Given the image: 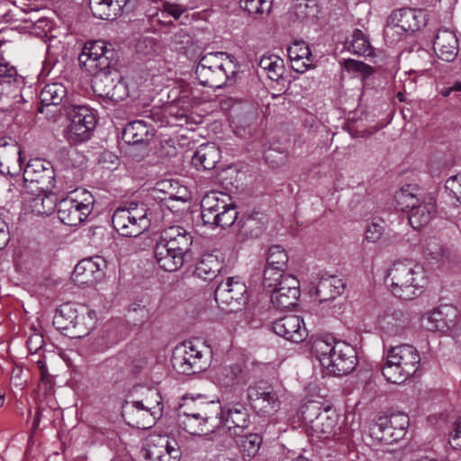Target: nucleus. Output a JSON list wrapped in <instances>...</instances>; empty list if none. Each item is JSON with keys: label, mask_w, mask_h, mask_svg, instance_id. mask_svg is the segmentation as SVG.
Listing matches in <instances>:
<instances>
[{"label": "nucleus", "mask_w": 461, "mask_h": 461, "mask_svg": "<svg viewBox=\"0 0 461 461\" xmlns=\"http://www.w3.org/2000/svg\"><path fill=\"white\" fill-rule=\"evenodd\" d=\"M384 227L381 220L374 221L368 223L365 230V238L368 242L375 243L383 236Z\"/></svg>", "instance_id": "obj_53"}, {"label": "nucleus", "mask_w": 461, "mask_h": 461, "mask_svg": "<svg viewBox=\"0 0 461 461\" xmlns=\"http://www.w3.org/2000/svg\"><path fill=\"white\" fill-rule=\"evenodd\" d=\"M345 288L342 279L335 276H322L316 286V295L320 302L334 300Z\"/></svg>", "instance_id": "obj_33"}, {"label": "nucleus", "mask_w": 461, "mask_h": 461, "mask_svg": "<svg viewBox=\"0 0 461 461\" xmlns=\"http://www.w3.org/2000/svg\"><path fill=\"white\" fill-rule=\"evenodd\" d=\"M287 275L281 269H276L275 267H266L264 270L263 285L266 289L271 292L276 287L282 285L283 279Z\"/></svg>", "instance_id": "obj_47"}, {"label": "nucleus", "mask_w": 461, "mask_h": 461, "mask_svg": "<svg viewBox=\"0 0 461 461\" xmlns=\"http://www.w3.org/2000/svg\"><path fill=\"white\" fill-rule=\"evenodd\" d=\"M348 50L359 56H370L372 53L367 37L358 29L354 30L351 40L348 41Z\"/></svg>", "instance_id": "obj_41"}, {"label": "nucleus", "mask_w": 461, "mask_h": 461, "mask_svg": "<svg viewBox=\"0 0 461 461\" xmlns=\"http://www.w3.org/2000/svg\"><path fill=\"white\" fill-rule=\"evenodd\" d=\"M281 285L270 292L272 304L282 310L294 307L300 296L299 281L294 276H286Z\"/></svg>", "instance_id": "obj_24"}, {"label": "nucleus", "mask_w": 461, "mask_h": 461, "mask_svg": "<svg viewBox=\"0 0 461 461\" xmlns=\"http://www.w3.org/2000/svg\"><path fill=\"white\" fill-rule=\"evenodd\" d=\"M211 350L198 340L185 342L173 354L174 368L185 375L200 373L209 366Z\"/></svg>", "instance_id": "obj_8"}, {"label": "nucleus", "mask_w": 461, "mask_h": 461, "mask_svg": "<svg viewBox=\"0 0 461 461\" xmlns=\"http://www.w3.org/2000/svg\"><path fill=\"white\" fill-rule=\"evenodd\" d=\"M158 242L186 258L191 251L193 236L184 227L174 225L161 231Z\"/></svg>", "instance_id": "obj_22"}, {"label": "nucleus", "mask_w": 461, "mask_h": 461, "mask_svg": "<svg viewBox=\"0 0 461 461\" xmlns=\"http://www.w3.org/2000/svg\"><path fill=\"white\" fill-rule=\"evenodd\" d=\"M433 48L439 59L451 62L458 52L456 36L448 30H440L435 38Z\"/></svg>", "instance_id": "obj_27"}, {"label": "nucleus", "mask_w": 461, "mask_h": 461, "mask_svg": "<svg viewBox=\"0 0 461 461\" xmlns=\"http://www.w3.org/2000/svg\"><path fill=\"white\" fill-rule=\"evenodd\" d=\"M214 298L222 310L230 312H237L247 303V286L240 280L229 277L218 285Z\"/></svg>", "instance_id": "obj_15"}, {"label": "nucleus", "mask_w": 461, "mask_h": 461, "mask_svg": "<svg viewBox=\"0 0 461 461\" xmlns=\"http://www.w3.org/2000/svg\"><path fill=\"white\" fill-rule=\"evenodd\" d=\"M237 217L238 212L236 206L230 201L229 206L222 208L213 216L212 220H210L206 224L221 228L230 227L237 220Z\"/></svg>", "instance_id": "obj_42"}, {"label": "nucleus", "mask_w": 461, "mask_h": 461, "mask_svg": "<svg viewBox=\"0 0 461 461\" xmlns=\"http://www.w3.org/2000/svg\"><path fill=\"white\" fill-rule=\"evenodd\" d=\"M240 6L255 18H261L270 12L272 0H240Z\"/></svg>", "instance_id": "obj_43"}, {"label": "nucleus", "mask_w": 461, "mask_h": 461, "mask_svg": "<svg viewBox=\"0 0 461 461\" xmlns=\"http://www.w3.org/2000/svg\"><path fill=\"white\" fill-rule=\"evenodd\" d=\"M154 258L159 268L167 272L176 271L183 266L185 260L176 251L169 249L158 241L154 248Z\"/></svg>", "instance_id": "obj_30"}, {"label": "nucleus", "mask_w": 461, "mask_h": 461, "mask_svg": "<svg viewBox=\"0 0 461 461\" xmlns=\"http://www.w3.org/2000/svg\"><path fill=\"white\" fill-rule=\"evenodd\" d=\"M441 314V306L427 312L422 319L423 326L430 331L447 332V326Z\"/></svg>", "instance_id": "obj_44"}, {"label": "nucleus", "mask_w": 461, "mask_h": 461, "mask_svg": "<svg viewBox=\"0 0 461 461\" xmlns=\"http://www.w3.org/2000/svg\"><path fill=\"white\" fill-rule=\"evenodd\" d=\"M95 205L94 195L86 189H76L57 204L58 217L68 226H77L87 219Z\"/></svg>", "instance_id": "obj_7"}, {"label": "nucleus", "mask_w": 461, "mask_h": 461, "mask_svg": "<svg viewBox=\"0 0 461 461\" xmlns=\"http://www.w3.org/2000/svg\"><path fill=\"white\" fill-rule=\"evenodd\" d=\"M303 419L310 423L312 440H335L337 416L330 408L321 411L320 405L311 402L305 405Z\"/></svg>", "instance_id": "obj_12"}, {"label": "nucleus", "mask_w": 461, "mask_h": 461, "mask_svg": "<svg viewBox=\"0 0 461 461\" xmlns=\"http://www.w3.org/2000/svg\"><path fill=\"white\" fill-rule=\"evenodd\" d=\"M143 404V407L149 410L153 414L159 418L162 413L161 396L156 389H149L144 399L138 401Z\"/></svg>", "instance_id": "obj_48"}, {"label": "nucleus", "mask_w": 461, "mask_h": 461, "mask_svg": "<svg viewBox=\"0 0 461 461\" xmlns=\"http://www.w3.org/2000/svg\"><path fill=\"white\" fill-rule=\"evenodd\" d=\"M230 197L224 193L211 192L206 194L201 201L202 219L204 224L225 206H229Z\"/></svg>", "instance_id": "obj_29"}, {"label": "nucleus", "mask_w": 461, "mask_h": 461, "mask_svg": "<svg viewBox=\"0 0 461 461\" xmlns=\"http://www.w3.org/2000/svg\"><path fill=\"white\" fill-rule=\"evenodd\" d=\"M21 20L24 23H31L29 28L32 33L41 39L48 38L49 33L52 30V23L45 17H40L36 20H32V18H23Z\"/></svg>", "instance_id": "obj_46"}, {"label": "nucleus", "mask_w": 461, "mask_h": 461, "mask_svg": "<svg viewBox=\"0 0 461 461\" xmlns=\"http://www.w3.org/2000/svg\"><path fill=\"white\" fill-rule=\"evenodd\" d=\"M181 450L167 435L150 434L146 439L145 457L150 461H178Z\"/></svg>", "instance_id": "obj_16"}, {"label": "nucleus", "mask_w": 461, "mask_h": 461, "mask_svg": "<svg viewBox=\"0 0 461 461\" xmlns=\"http://www.w3.org/2000/svg\"><path fill=\"white\" fill-rule=\"evenodd\" d=\"M262 438L258 434H248L241 437V440L239 443L240 448L248 456H255L261 445Z\"/></svg>", "instance_id": "obj_49"}, {"label": "nucleus", "mask_w": 461, "mask_h": 461, "mask_svg": "<svg viewBox=\"0 0 461 461\" xmlns=\"http://www.w3.org/2000/svg\"><path fill=\"white\" fill-rule=\"evenodd\" d=\"M8 4L5 1L1 2L0 1V15L6 16L5 9L7 7Z\"/></svg>", "instance_id": "obj_63"}, {"label": "nucleus", "mask_w": 461, "mask_h": 461, "mask_svg": "<svg viewBox=\"0 0 461 461\" xmlns=\"http://www.w3.org/2000/svg\"><path fill=\"white\" fill-rule=\"evenodd\" d=\"M153 135L152 127L144 121L138 120L124 127L122 139L128 144L135 145L148 141Z\"/></svg>", "instance_id": "obj_32"}, {"label": "nucleus", "mask_w": 461, "mask_h": 461, "mask_svg": "<svg viewBox=\"0 0 461 461\" xmlns=\"http://www.w3.org/2000/svg\"><path fill=\"white\" fill-rule=\"evenodd\" d=\"M122 417L128 425L141 429L151 428L158 419L152 411L144 408L141 402L136 401L123 406Z\"/></svg>", "instance_id": "obj_26"}, {"label": "nucleus", "mask_w": 461, "mask_h": 461, "mask_svg": "<svg viewBox=\"0 0 461 461\" xmlns=\"http://www.w3.org/2000/svg\"><path fill=\"white\" fill-rule=\"evenodd\" d=\"M408 425L409 418L402 413L380 416L370 424L368 433L374 440L390 445L404 437Z\"/></svg>", "instance_id": "obj_13"}, {"label": "nucleus", "mask_w": 461, "mask_h": 461, "mask_svg": "<svg viewBox=\"0 0 461 461\" xmlns=\"http://www.w3.org/2000/svg\"><path fill=\"white\" fill-rule=\"evenodd\" d=\"M216 423L217 427L220 425L226 427L231 436L240 437L249 427L250 420L247 408L240 403H236L226 411H219Z\"/></svg>", "instance_id": "obj_21"}, {"label": "nucleus", "mask_w": 461, "mask_h": 461, "mask_svg": "<svg viewBox=\"0 0 461 461\" xmlns=\"http://www.w3.org/2000/svg\"><path fill=\"white\" fill-rule=\"evenodd\" d=\"M385 284L396 297L412 300L423 293L428 285V276L421 265L411 260H399L387 270Z\"/></svg>", "instance_id": "obj_3"}, {"label": "nucleus", "mask_w": 461, "mask_h": 461, "mask_svg": "<svg viewBox=\"0 0 461 461\" xmlns=\"http://www.w3.org/2000/svg\"><path fill=\"white\" fill-rule=\"evenodd\" d=\"M287 52L292 68L297 73H304L312 66V55L305 42L295 41Z\"/></svg>", "instance_id": "obj_31"}, {"label": "nucleus", "mask_w": 461, "mask_h": 461, "mask_svg": "<svg viewBox=\"0 0 461 461\" xmlns=\"http://www.w3.org/2000/svg\"><path fill=\"white\" fill-rule=\"evenodd\" d=\"M425 252L433 259L442 260L447 251L438 239L430 238L426 240Z\"/></svg>", "instance_id": "obj_54"}, {"label": "nucleus", "mask_w": 461, "mask_h": 461, "mask_svg": "<svg viewBox=\"0 0 461 461\" xmlns=\"http://www.w3.org/2000/svg\"><path fill=\"white\" fill-rule=\"evenodd\" d=\"M113 50L107 49L103 41L85 44L78 57L80 66L93 75L95 93L104 98L119 102L128 96V88L119 71L113 68Z\"/></svg>", "instance_id": "obj_1"}, {"label": "nucleus", "mask_w": 461, "mask_h": 461, "mask_svg": "<svg viewBox=\"0 0 461 461\" xmlns=\"http://www.w3.org/2000/svg\"><path fill=\"white\" fill-rule=\"evenodd\" d=\"M314 5H309L308 3H298L294 6V14L299 19H306L314 16Z\"/></svg>", "instance_id": "obj_58"}, {"label": "nucleus", "mask_w": 461, "mask_h": 461, "mask_svg": "<svg viewBox=\"0 0 461 461\" xmlns=\"http://www.w3.org/2000/svg\"><path fill=\"white\" fill-rule=\"evenodd\" d=\"M37 365L41 371V375L42 378H46L48 375V369H47V366L45 365L44 361L41 359H39V360H37Z\"/></svg>", "instance_id": "obj_62"}, {"label": "nucleus", "mask_w": 461, "mask_h": 461, "mask_svg": "<svg viewBox=\"0 0 461 461\" xmlns=\"http://www.w3.org/2000/svg\"><path fill=\"white\" fill-rule=\"evenodd\" d=\"M265 159L267 163H268L271 167H276L285 164L286 160V155L275 149H268L265 153Z\"/></svg>", "instance_id": "obj_57"}, {"label": "nucleus", "mask_w": 461, "mask_h": 461, "mask_svg": "<svg viewBox=\"0 0 461 461\" xmlns=\"http://www.w3.org/2000/svg\"><path fill=\"white\" fill-rule=\"evenodd\" d=\"M220 152L213 144L201 145L192 158V165L198 170H209L219 162Z\"/></svg>", "instance_id": "obj_34"}, {"label": "nucleus", "mask_w": 461, "mask_h": 461, "mask_svg": "<svg viewBox=\"0 0 461 461\" xmlns=\"http://www.w3.org/2000/svg\"><path fill=\"white\" fill-rule=\"evenodd\" d=\"M273 331L285 339L299 343L307 337L303 320L297 315H286L273 322Z\"/></svg>", "instance_id": "obj_25"}, {"label": "nucleus", "mask_w": 461, "mask_h": 461, "mask_svg": "<svg viewBox=\"0 0 461 461\" xmlns=\"http://www.w3.org/2000/svg\"><path fill=\"white\" fill-rule=\"evenodd\" d=\"M425 14L420 9L402 8L392 13L384 27V36L392 41L405 32H413L425 24Z\"/></svg>", "instance_id": "obj_14"}, {"label": "nucleus", "mask_w": 461, "mask_h": 461, "mask_svg": "<svg viewBox=\"0 0 461 461\" xmlns=\"http://www.w3.org/2000/svg\"><path fill=\"white\" fill-rule=\"evenodd\" d=\"M137 0H90L94 16L102 20H114L123 13L132 11Z\"/></svg>", "instance_id": "obj_23"}, {"label": "nucleus", "mask_w": 461, "mask_h": 461, "mask_svg": "<svg viewBox=\"0 0 461 461\" xmlns=\"http://www.w3.org/2000/svg\"><path fill=\"white\" fill-rule=\"evenodd\" d=\"M112 222L118 233L124 237H137L149 227L147 209L135 203L117 208Z\"/></svg>", "instance_id": "obj_11"}, {"label": "nucleus", "mask_w": 461, "mask_h": 461, "mask_svg": "<svg viewBox=\"0 0 461 461\" xmlns=\"http://www.w3.org/2000/svg\"><path fill=\"white\" fill-rule=\"evenodd\" d=\"M186 11L187 7L183 5L164 1L161 3V5L158 8L157 12L149 15V20L152 25L160 24L163 26H168L171 25L173 22L163 21L160 16H171L174 20H178Z\"/></svg>", "instance_id": "obj_37"}, {"label": "nucleus", "mask_w": 461, "mask_h": 461, "mask_svg": "<svg viewBox=\"0 0 461 461\" xmlns=\"http://www.w3.org/2000/svg\"><path fill=\"white\" fill-rule=\"evenodd\" d=\"M238 64L233 56L226 52H210L199 60L195 74L203 86L220 88L231 86L236 80Z\"/></svg>", "instance_id": "obj_4"}, {"label": "nucleus", "mask_w": 461, "mask_h": 461, "mask_svg": "<svg viewBox=\"0 0 461 461\" xmlns=\"http://www.w3.org/2000/svg\"><path fill=\"white\" fill-rule=\"evenodd\" d=\"M178 188V183L172 179H163L156 183L155 192H159L168 195L169 199L176 197V190Z\"/></svg>", "instance_id": "obj_55"}, {"label": "nucleus", "mask_w": 461, "mask_h": 461, "mask_svg": "<svg viewBox=\"0 0 461 461\" xmlns=\"http://www.w3.org/2000/svg\"><path fill=\"white\" fill-rule=\"evenodd\" d=\"M222 267L218 256L208 253L203 255L194 269V276L204 281L213 280Z\"/></svg>", "instance_id": "obj_35"}, {"label": "nucleus", "mask_w": 461, "mask_h": 461, "mask_svg": "<svg viewBox=\"0 0 461 461\" xmlns=\"http://www.w3.org/2000/svg\"><path fill=\"white\" fill-rule=\"evenodd\" d=\"M23 79L18 75L16 68L5 60L0 61V97L13 88L19 87Z\"/></svg>", "instance_id": "obj_38"}, {"label": "nucleus", "mask_w": 461, "mask_h": 461, "mask_svg": "<svg viewBox=\"0 0 461 461\" xmlns=\"http://www.w3.org/2000/svg\"><path fill=\"white\" fill-rule=\"evenodd\" d=\"M449 443L454 448H461V419L458 420L449 435Z\"/></svg>", "instance_id": "obj_59"}, {"label": "nucleus", "mask_w": 461, "mask_h": 461, "mask_svg": "<svg viewBox=\"0 0 461 461\" xmlns=\"http://www.w3.org/2000/svg\"><path fill=\"white\" fill-rule=\"evenodd\" d=\"M248 398L252 407L264 415L274 414L280 406L276 390L263 381L248 388Z\"/></svg>", "instance_id": "obj_17"}, {"label": "nucleus", "mask_w": 461, "mask_h": 461, "mask_svg": "<svg viewBox=\"0 0 461 461\" xmlns=\"http://www.w3.org/2000/svg\"><path fill=\"white\" fill-rule=\"evenodd\" d=\"M85 314H78L76 307L71 303L62 304L57 309L53 318V324L59 330H68L74 329V335L83 337L89 332V328L85 327Z\"/></svg>", "instance_id": "obj_20"}, {"label": "nucleus", "mask_w": 461, "mask_h": 461, "mask_svg": "<svg viewBox=\"0 0 461 461\" xmlns=\"http://www.w3.org/2000/svg\"><path fill=\"white\" fill-rule=\"evenodd\" d=\"M221 407L214 402L203 404L198 410H180L178 424L192 435L206 434L217 427Z\"/></svg>", "instance_id": "obj_10"}, {"label": "nucleus", "mask_w": 461, "mask_h": 461, "mask_svg": "<svg viewBox=\"0 0 461 461\" xmlns=\"http://www.w3.org/2000/svg\"><path fill=\"white\" fill-rule=\"evenodd\" d=\"M446 189L448 190L461 204V176L449 177L446 182Z\"/></svg>", "instance_id": "obj_56"}, {"label": "nucleus", "mask_w": 461, "mask_h": 461, "mask_svg": "<svg viewBox=\"0 0 461 461\" xmlns=\"http://www.w3.org/2000/svg\"><path fill=\"white\" fill-rule=\"evenodd\" d=\"M311 352L325 372L331 375H345L357 366L355 348L344 341L316 338L311 343Z\"/></svg>", "instance_id": "obj_2"}, {"label": "nucleus", "mask_w": 461, "mask_h": 461, "mask_svg": "<svg viewBox=\"0 0 461 461\" xmlns=\"http://www.w3.org/2000/svg\"><path fill=\"white\" fill-rule=\"evenodd\" d=\"M258 67L267 72L269 79L278 81L285 73L284 60L275 54H265L259 61Z\"/></svg>", "instance_id": "obj_39"}, {"label": "nucleus", "mask_w": 461, "mask_h": 461, "mask_svg": "<svg viewBox=\"0 0 461 461\" xmlns=\"http://www.w3.org/2000/svg\"><path fill=\"white\" fill-rule=\"evenodd\" d=\"M441 314L447 326V332L455 329L460 321V313L453 305H441Z\"/></svg>", "instance_id": "obj_51"}, {"label": "nucleus", "mask_w": 461, "mask_h": 461, "mask_svg": "<svg viewBox=\"0 0 461 461\" xmlns=\"http://www.w3.org/2000/svg\"><path fill=\"white\" fill-rule=\"evenodd\" d=\"M241 368L239 365L222 366L213 374V381L222 387H230L238 383Z\"/></svg>", "instance_id": "obj_40"}, {"label": "nucleus", "mask_w": 461, "mask_h": 461, "mask_svg": "<svg viewBox=\"0 0 461 461\" xmlns=\"http://www.w3.org/2000/svg\"><path fill=\"white\" fill-rule=\"evenodd\" d=\"M24 182L36 183L40 191L51 190L55 186V172L52 164L43 158H31L23 167Z\"/></svg>", "instance_id": "obj_18"}, {"label": "nucleus", "mask_w": 461, "mask_h": 461, "mask_svg": "<svg viewBox=\"0 0 461 461\" xmlns=\"http://www.w3.org/2000/svg\"><path fill=\"white\" fill-rule=\"evenodd\" d=\"M452 92H453V89H452V87H451V86H450V87H445V88H443V89L441 90V95H442L443 96H446V97H447V96H449V95H451V93H452Z\"/></svg>", "instance_id": "obj_64"}, {"label": "nucleus", "mask_w": 461, "mask_h": 461, "mask_svg": "<svg viewBox=\"0 0 461 461\" xmlns=\"http://www.w3.org/2000/svg\"><path fill=\"white\" fill-rule=\"evenodd\" d=\"M68 89L62 82H52L45 85L40 93L41 106L38 108L39 113H44L45 110L50 106H58L65 104L67 99Z\"/></svg>", "instance_id": "obj_28"}, {"label": "nucleus", "mask_w": 461, "mask_h": 461, "mask_svg": "<svg viewBox=\"0 0 461 461\" xmlns=\"http://www.w3.org/2000/svg\"><path fill=\"white\" fill-rule=\"evenodd\" d=\"M63 108L68 122L64 130L65 138L71 143L89 140L96 125L93 110L89 106L72 104L69 101L65 102Z\"/></svg>", "instance_id": "obj_6"}, {"label": "nucleus", "mask_w": 461, "mask_h": 461, "mask_svg": "<svg viewBox=\"0 0 461 461\" xmlns=\"http://www.w3.org/2000/svg\"><path fill=\"white\" fill-rule=\"evenodd\" d=\"M399 204L409 208L408 219L413 229H420L429 223L436 212V199L432 194L414 195L410 186L402 187L396 194Z\"/></svg>", "instance_id": "obj_9"}, {"label": "nucleus", "mask_w": 461, "mask_h": 461, "mask_svg": "<svg viewBox=\"0 0 461 461\" xmlns=\"http://www.w3.org/2000/svg\"><path fill=\"white\" fill-rule=\"evenodd\" d=\"M380 325L384 334L390 337L400 336L409 325V319L402 311H393L380 320Z\"/></svg>", "instance_id": "obj_36"}, {"label": "nucleus", "mask_w": 461, "mask_h": 461, "mask_svg": "<svg viewBox=\"0 0 461 461\" xmlns=\"http://www.w3.org/2000/svg\"><path fill=\"white\" fill-rule=\"evenodd\" d=\"M288 257L284 249L276 245L269 248L267 266L276 269L285 270Z\"/></svg>", "instance_id": "obj_45"}, {"label": "nucleus", "mask_w": 461, "mask_h": 461, "mask_svg": "<svg viewBox=\"0 0 461 461\" xmlns=\"http://www.w3.org/2000/svg\"><path fill=\"white\" fill-rule=\"evenodd\" d=\"M420 362V354L413 346L402 344L392 347L387 351L382 374L388 382L402 384L416 373Z\"/></svg>", "instance_id": "obj_5"}, {"label": "nucleus", "mask_w": 461, "mask_h": 461, "mask_svg": "<svg viewBox=\"0 0 461 461\" xmlns=\"http://www.w3.org/2000/svg\"><path fill=\"white\" fill-rule=\"evenodd\" d=\"M9 240V231L6 222L0 218V249H3Z\"/></svg>", "instance_id": "obj_61"}, {"label": "nucleus", "mask_w": 461, "mask_h": 461, "mask_svg": "<svg viewBox=\"0 0 461 461\" xmlns=\"http://www.w3.org/2000/svg\"><path fill=\"white\" fill-rule=\"evenodd\" d=\"M106 262L102 257H92L79 261L73 272V280L77 285H95L105 275Z\"/></svg>", "instance_id": "obj_19"}, {"label": "nucleus", "mask_w": 461, "mask_h": 461, "mask_svg": "<svg viewBox=\"0 0 461 461\" xmlns=\"http://www.w3.org/2000/svg\"><path fill=\"white\" fill-rule=\"evenodd\" d=\"M344 68L348 72L362 76L363 77H369L373 73L370 66L356 59H345Z\"/></svg>", "instance_id": "obj_52"}, {"label": "nucleus", "mask_w": 461, "mask_h": 461, "mask_svg": "<svg viewBox=\"0 0 461 461\" xmlns=\"http://www.w3.org/2000/svg\"><path fill=\"white\" fill-rule=\"evenodd\" d=\"M43 343V339L41 336L38 334H34L31 336L27 340V345L30 349V351H33L34 353H37V351L41 348Z\"/></svg>", "instance_id": "obj_60"}, {"label": "nucleus", "mask_w": 461, "mask_h": 461, "mask_svg": "<svg viewBox=\"0 0 461 461\" xmlns=\"http://www.w3.org/2000/svg\"><path fill=\"white\" fill-rule=\"evenodd\" d=\"M55 207L52 198L43 194L37 195L32 203V211L37 214L48 215L53 212Z\"/></svg>", "instance_id": "obj_50"}]
</instances>
